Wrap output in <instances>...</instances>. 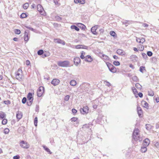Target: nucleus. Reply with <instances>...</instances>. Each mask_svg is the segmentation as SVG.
<instances>
[{
    "label": "nucleus",
    "instance_id": "obj_1",
    "mask_svg": "<svg viewBox=\"0 0 159 159\" xmlns=\"http://www.w3.org/2000/svg\"><path fill=\"white\" fill-rule=\"evenodd\" d=\"M139 130L138 129H135L134 131L133 134V138L135 141H139L140 142L142 141V138L139 135Z\"/></svg>",
    "mask_w": 159,
    "mask_h": 159
},
{
    "label": "nucleus",
    "instance_id": "obj_2",
    "mask_svg": "<svg viewBox=\"0 0 159 159\" xmlns=\"http://www.w3.org/2000/svg\"><path fill=\"white\" fill-rule=\"evenodd\" d=\"M15 74L16 79L19 80H21L23 77L21 69L19 68Z\"/></svg>",
    "mask_w": 159,
    "mask_h": 159
},
{
    "label": "nucleus",
    "instance_id": "obj_3",
    "mask_svg": "<svg viewBox=\"0 0 159 159\" xmlns=\"http://www.w3.org/2000/svg\"><path fill=\"white\" fill-rule=\"evenodd\" d=\"M57 65L60 66L62 67H68L70 66V62L68 61H59L57 62Z\"/></svg>",
    "mask_w": 159,
    "mask_h": 159
},
{
    "label": "nucleus",
    "instance_id": "obj_4",
    "mask_svg": "<svg viewBox=\"0 0 159 159\" xmlns=\"http://www.w3.org/2000/svg\"><path fill=\"white\" fill-rule=\"evenodd\" d=\"M27 104L28 106H30L32 104L33 101V98L32 96V94L31 93H29L27 95Z\"/></svg>",
    "mask_w": 159,
    "mask_h": 159
},
{
    "label": "nucleus",
    "instance_id": "obj_5",
    "mask_svg": "<svg viewBox=\"0 0 159 159\" xmlns=\"http://www.w3.org/2000/svg\"><path fill=\"white\" fill-rule=\"evenodd\" d=\"M106 64L111 72L112 73H115L116 72V68L113 65L108 62H107Z\"/></svg>",
    "mask_w": 159,
    "mask_h": 159
},
{
    "label": "nucleus",
    "instance_id": "obj_6",
    "mask_svg": "<svg viewBox=\"0 0 159 159\" xmlns=\"http://www.w3.org/2000/svg\"><path fill=\"white\" fill-rule=\"evenodd\" d=\"M80 111L81 113L83 114H86L89 112L88 107L87 106H85L83 108H81L80 109Z\"/></svg>",
    "mask_w": 159,
    "mask_h": 159
},
{
    "label": "nucleus",
    "instance_id": "obj_7",
    "mask_svg": "<svg viewBox=\"0 0 159 159\" xmlns=\"http://www.w3.org/2000/svg\"><path fill=\"white\" fill-rule=\"evenodd\" d=\"M44 88L43 87H40L38 90L37 92V95L40 97L41 96L44 91Z\"/></svg>",
    "mask_w": 159,
    "mask_h": 159
},
{
    "label": "nucleus",
    "instance_id": "obj_8",
    "mask_svg": "<svg viewBox=\"0 0 159 159\" xmlns=\"http://www.w3.org/2000/svg\"><path fill=\"white\" fill-rule=\"evenodd\" d=\"M20 146L23 148H28L29 147V144L26 141H22L20 143Z\"/></svg>",
    "mask_w": 159,
    "mask_h": 159
},
{
    "label": "nucleus",
    "instance_id": "obj_9",
    "mask_svg": "<svg viewBox=\"0 0 159 159\" xmlns=\"http://www.w3.org/2000/svg\"><path fill=\"white\" fill-rule=\"evenodd\" d=\"M100 57L102 58L104 61H108L109 60V57L107 55H105L102 53H100Z\"/></svg>",
    "mask_w": 159,
    "mask_h": 159
},
{
    "label": "nucleus",
    "instance_id": "obj_10",
    "mask_svg": "<svg viewBox=\"0 0 159 159\" xmlns=\"http://www.w3.org/2000/svg\"><path fill=\"white\" fill-rule=\"evenodd\" d=\"M37 9L38 11L39 12L41 15H43V11H44L43 9L42 6L40 4H38L37 6Z\"/></svg>",
    "mask_w": 159,
    "mask_h": 159
},
{
    "label": "nucleus",
    "instance_id": "obj_11",
    "mask_svg": "<svg viewBox=\"0 0 159 159\" xmlns=\"http://www.w3.org/2000/svg\"><path fill=\"white\" fill-rule=\"evenodd\" d=\"M54 41L55 43L62 44L63 45H64L65 43L64 40H63L59 39H54Z\"/></svg>",
    "mask_w": 159,
    "mask_h": 159
},
{
    "label": "nucleus",
    "instance_id": "obj_12",
    "mask_svg": "<svg viewBox=\"0 0 159 159\" xmlns=\"http://www.w3.org/2000/svg\"><path fill=\"white\" fill-rule=\"evenodd\" d=\"M60 82L59 80L57 79H53L51 82V84L54 86L58 85Z\"/></svg>",
    "mask_w": 159,
    "mask_h": 159
},
{
    "label": "nucleus",
    "instance_id": "obj_13",
    "mask_svg": "<svg viewBox=\"0 0 159 159\" xmlns=\"http://www.w3.org/2000/svg\"><path fill=\"white\" fill-rule=\"evenodd\" d=\"M74 63L76 66H78L80 62V59L79 57H76L74 59Z\"/></svg>",
    "mask_w": 159,
    "mask_h": 159
},
{
    "label": "nucleus",
    "instance_id": "obj_14",
    "mask_svg": "<svg viewBox=\"0 0 159 159\" xmlns=\"http://www.w3.org/2000/svg\"><path fill=\"white\" fill-rule=\"evenodd\" d=\"M116 53L120 56H124L125 54V52L122 49H118L116 51Z\"/></svg>",
    "mask_w": 159,
    "mask_h": 159
},
{
    "label": "nucleus",
    "instance_id": "obj_15",
    "mask_svg": "<svg viewBox=\"0 0 159 159\" xmlns=\"http://www.w3.org/2000/svg\"><path fill=\"white\" fill-rule=\"evenodd\" d=\"M97 29V25H95L91 29V31L92 33L95 35L97 34L96 30Z\"/></svg>",
    "mask_w": 159,
    "mask_h": 159
},
{
    "label": "nucleus",
    "instance_id": "obj_16",
    "mask_svg": "<svg viewBox=\"0 0 159 159\" xmlns=\"http://www.w3.org/2000/svg\"><path fill=\"white\" fill-rule=\"evenodd\" d=\"M93 59L90 56L87 55L86 56L84 60L87 62H91L93 61Z\"/></svg>",
    "mask_w": 159,
    "mask_h": 159
},
{
    "label": "nucleus",
    "instance_id": "obj_17",
    "mask_svg": "<svg viewBox=\"0 0 159 159\" xmlns=\"http://www.w3.org/2000/svg\"><path fill=\"white\" fill-rule=\"evenodd\" d=\"M150 141L148 139H146L143 141V146H148L150 143Z\"/></svg>",
    "mask_w": 159,
    "mask_h": 159
},
{
    "label": "nucleus",
    "instance_id": "obj_18",
    "mask_svg": "<svg viewBox=\"0 0 159 159\" xmlns=\"http://www.w3.org/2000/svg\"><path fill=\"white\" fill-rule=\"evenodd\" d=\"M130 59L134 62L137 61L138 57L135 55H132L130 57Z\"/></svg>",
    "mask_w": 159,
    "mask_h": 159
},
{
    "label": "nucleus",
    "instance_id": "obj_19",
    "mask_svg": "<svg viewBox=\"0 0 159 159\" xmlns=\"http://www.w3.org/2000/svg\"><path fill=\"white\" fill-rule=\"evenodd\" d=\"M77 25L78 27L83 30H84L86 28V27L85 25L81 23H78Z\"/></svg>",
    "mask_w": 159,
    "mask_h": 159
},
{
    "label": "nucleus",
    "instance_id": "obj_20",
    "mask_svg": "<svg viewBox=\"0 0 159 159\" xmlns=\"http://www.w3.org/2000/svg\"><path fill=\"white\" fill-rule=\"evenodd\" d=\"M137 110L138 115L140 117L143 113L141 108L140 107L138 106L137 107Z\"/></svg>",
    "mask_w": 159,
    "mask_h": 159
},
{
    "label": "nucleus",
    "instance_id": "obj_21",
    "mask_svg": "<svg viewBox=\"0 0 159 159\" xmlns=\"http://www.w3.org/2000/svg\"><path fill=\"white\" fill-rule=\"evenodd\" d=\"M145 41V39L143 38H142L141 39L139 38H137L136 39V41L137 42H138L139 43H141L142 44H143V43Z\"/></svg>",
    "mask_w": 159,
    "mask_h": 159
},
{
    "label": "nucleus",
    "instance_id": "obj_22",
    "mask_svg": "<svg viewBox=\"0 0 159 159\" xmlns=\"http://www.w3.org/2000/svg\"><path fill=\"white\" fill-rule=\"evenodd\" d=\"M16 116L18 120L20 119L22 117V115L21 112L18 111L17 112Z\"/></svg>",
    "mask_w": 159,
    "mask_h": 159
},
{
    "label": "nucleus",
    "instance_id": "obj_23",
    "mask_svg": "<svg viewBox=\"0 0 159 159\" xmlns=\"http://www.w3.org/2000/svg\"><path fill=\"white\" fill-rule=\"evenodd\" d=\"M142 104L143 105V106L147 109L148 108V103L144 101H142L141 102Z\"/></svg>",
    "mask_w": 159,
    "mask_h": 159
},
{
    "label": "nucleus",
    "instance_id": "obj_24",
    "mask_svg": "<svg viewBox=\"0 0 159 159\" xmlns=\"http://www.w3.org/2000/svg\"><path fill=\"white\" fill-rule=\"evenodd\" d=\"M28 32L26 31H25V35L24 36V39L25 41H28L29 40V37L28 36Z\"/></svg>",
    "mask_w": 159,
    "mask_h": 159
},
{
    "label": "nucleus",
    "instance_id": "obj_25",
    "mask_svg": "<svg viewBox=\"0 0 159 159\" xmlns=\"http://www.w3.org/2000/svg\"><path fill=\"white\" fill-rule=\"evenodd\" d=\"M146 146L142 147L141 149V151L142 152H145L147 150Z\"/></svg>",
    "mask_w": 159,
    "mask_h": 159
},
{
    "label": "nucleus",
    "instance_id": "obj_26",
    "mask_svg": "<svg viewBox=\"0 0 159 159\" xmlns=\"http://www.w3.org/2000/svg\"><path fill=\"white\" fill-rule=\"evenodd\" d=\"M70 28L72 29H75L77 31H79L80 30V29L77 26L75 25H71Z\"/></svg>",
    "mask_w": 159,
    "mask_h": 159
},
{
    "label": "nucleus",
    "instance_id": "obj_27",
    "mask_svg": "<svg viewBox=\"0 0 159 159\" xmlns=\"http://www.w3.org/2000/svg\"><path fill=\"white\" fill-rule=\"evenodd\" d=\"M70 84L72 86H74L76 85V82L74 80H72L70 81Z\"/></svg>",
    "mask_w": 159,
    "mask_h": 159
},
{
    "label": "nucleus",
    "instance_id": "obj_28",
    "mask_svg": "<svg viewBox=\"0 0 159 159\" xmlns=\"http://www.w3.org/2000/svg\"><path fill=\"white\" fill-rule=\"evenodd\" d=\"M43 147L44 149L47 152L49 153V154H51L52 152H51L50 149L47 148L46 146H43Z\"/></svg>",
    "mask_w": 159,
    "mask_h": 159
},
{
    "label": "nucleus",
    "instance_id": "obj_29",
    "mask_svg": "<svg viewBox=\"0 0 159 159\" xmlns=\"http://www.w3.org/2000/svg\"><path fill=\"white\" fill-rule=\"evenodd\" d=\"M148 95L149 96H153L154 95V92L152 90H150L149 91H148Z\"/></svg>",
    "mask_w": 159,
    "mask_h": 159
},
{
    "label": "nucleus",
    "instance_id": "obj_30",
    "mask_svg": "<svg viewBox=\"0 0 159 159\" xmlns=\"http://www.w3.org/2000/svg\"><path fill=\"white\" fill-rule=\"evenodd\" d=\"M152 126L150 124H147L146 125V128L148 130H150L152 129Z\"/></svg>",
    "mask_w": 159,
    "mask_h": 159
},
{
    "label": "nucleus",
    "instance_id": "obj_31",
    "mask_svg": "<svg viewBox=\"0 0 159 159\" xmlns=\"http://www.w3.org/2000/svg\"><path fill=\"white\" fill-rule=\"evenodd\" d=\"M6 116L4 113L2 111H0V117L2 119H3Z\"/></svg>",
    "mask_w": 159,
    "mask_h": 159
},
{
    "label": "nucleus",
    "instance_id": "obj_32",
    "mask_svg": "<svg viewBox=\"0 0 159 159\" xmlns=\"http://www.w3.org/2000/svg\"><path fill=\"white\" fill-rule=\"evenodd\" d=\"M110 34L111 36H112L114 37H115L116 36L115 32L113 31H111L110 32Z\"/></svg>",
    "mask_w": 159,
    "mask_h": 159
},
{
    "label": "nucleus",
    "instance_id": "obj_33",
    "mask_svg": "<svg viewBox=\"0 0 159 159\" xmlns=\"http://www.w3.org/2000/svg\"><path fill=\"white\" fill-rule=\"evenodd\" d=\"M27 17L26 14L24 13H22L20 16V17L21 18H24Z\"/></svg>",
    "mask_w": 159,
    "mask_h": 159
},
{
    "label": "nucleus",
    "instance_id": "obj_34",
    "mask_svg": "<svg viewBox=\"0 0 159 159\" xmlns=\"http://www.w3.org/2000/svg\"><path fill=\"white\" fill-rule=\"evenodd\" d=\"M37 53L38 55H41L43 54V50L42 49H40L37 52Z\"/></svg>",
    "mask_w": 159,
    "mask_h": 159
},
{
    "label": "nucleus",
    "instance_id": "obj_35",
    "mask_svg": "<svg viewBox=\"0 0 159 159\" xmlns=\"http://www.w3.org/2000/svg\"><path fill=\"white\" fill-rule=\"evenodd\" d=\"M143 70H145L144 66H141L139 68V71L142 73H143Z\"/></svg>",
    "mask_w": 159,
    "mask_h": 159
},
{
    "label": "nucleus",
    "instance_id": "obj_36",
    "mask_svg": "<svg viewBox=\"0 0 159 159\" xmlns=\"http://www.w3.org/2000/svg\"><path fill=\"white\" fill-rule=\"evenodd\" d=\"M29 6V3H26L24 4L23 7L24 9H26L28 8Z\"/></svg>",
    "mask_w": 159,
    "mask_h": 159
},
{
    "label": "nucleus",
    "instance_id": "obj_37",
    "mask_svg": "<svg viewBox=\"0 0 159 159\" xmlns=\"http://www.w3.org/2000/svg\"><path fill=\"white\" fill-rule=\"evenodd\" d=\"M132 89L134 94H136L138 93L137 91L134 87H132Z\"/></svg>",
    "mask_w": 159,
    "mask_h": 159
},
{
    "label": "nucleus",
    "instance_id": "obj_38",
    "mask_svg": "<svg viewBox=\"0 0 159 159\" xmlns=\"http://www.w3.org/2000/svg\"><path fill=\"white\" fill-rule=\"evenodd\" d=\"M38 123V118L37 117H35L34 119V125L35 126H37V125Z\"/></svg>",
    "mask_w": 159,
    "mask_h": 159
},
{
    "label": "nucleus",
    "instance_id": "obj_39",
    "mask_svg": "<svg viewBox=\"0 0 159 159\" xmlns=\"http://www.w3.org/2000/svg\"><path fill=\"white\" fill-rule=\"evenodd\" d=\"M135 87L137 89H141L142 88V86L139 83H137L135 84Z\"/></svg>",
    "mask_w": 159,
    "mask_h": 159
},
{
    "label": "nucleus",
    "instance_id": "obj_40",
    "mask_svg": "<svg viewBox=\"0 0 159 159\" xmlns=\"http://www.w3.org/2000/svg\"><path fill=\"white\" fill-rule=\"evenodd\" d=\"M142 56L143 58L145 59H146L148 58V57L147 55L144 53H142Z\"/></svg>",
    "mask_w": 159,
    "mask_h": 159
},
{
    "label": "nucleus",
    "instance_id": "obj_41",
    "mask_svg": "<svg viewBox=\"0 0 159 159\" xmlns=\"http://www.w3.org/2000/svg\"><path fill=\"white\" fill-rule=\"evenodd\" d=\"M9 132V129L8 128H6L4 129V133L5 134H8Z\"/></svg>",
    "mask_w": 159,
    "mask_h": 159
},
{
    "label": "nucleus",
    "instance_id": "obj_42",
    "mask_svg": "<svg viewBox=\"0 0 159 159\" xmlns=\"http://www.w3.org/2000/svg\"><path fill=\"white\" fill-rule=\"evenodd\" d=\"M85 54V52H82L81 53V55L80 56V57L82 59H84V58L85 59V58L84 56Z\"/></svg>",
    "mask_w": 159,
    "mask_h": 159
},
{
    "label": "nucleus",
    "instance_id": "obj_43",
    "mask_svg": "<svg viewBox=\"0 0 159 159\" xmlns=\"http://www.w3.org/2000/svg\"><path fill=\"white\" fill-rule=\"evenodd\" d=\"M113 64L116 66H118L120 65V63L118 61H114Z\"/></svg>",
    "mask_w": 159,
    "mask_h": 159
},
{
    "label": "nucleus",
    "instance_id": "obj_44",
    "mask_svg": "<svg viewBox=\"0 0 159 159\" xmlns=\"http://www.w3.org/2000/svg\"><path fill=\"white\" fill-rule=\"evenodd\" d=\"M132 79L134 81H137L138 80V77L136 76H133L132 78Z\"/></svg>",
    "mask_w": 159,
    "mask_h": 159
},
{
    "label": "nucleus",
    "instance_id": "obj_45",
    "mask_svg": "<svg viewBox=\"0 0 159 159\" xmlns=\"http://www.w3.org/2000/svg\"><path fill=\"white\" fill-rule=\"evenodd\" d=\"M70 97V96L69 95L66 96L64 98V100L66 101H68Z\"/></svg>",
    "mask_w": 159,
    "mask_h": 159
},
{
    "label": "nucleus",
    "instance_id": "obj_46",
    "mask_svg": "<svg viewBox=\"0 0 159 159\" xmlns=\"http://www.w3.org/2000/svg\"><path fill=\"white\" fill-rule=\"evenodd\" d=\"M7 120L6 119H4L2 121V124L4 125H6L7 123Z\"/></svg>",
    "mask_w": 159,
    "mask_h": 159
},
{
    "label": "nucleus",
    "instance_id": "obj_47",
    "mask_svg": "<svg viewBox=\"0 0 159 159\" xmlns=\"http://www.w3.org/2000/svg\"><path fill=\"white\" fill-rule=\"evenodd\" d=\"M144 48V46L142 45H140V47H139V50L140 51H142L143 50Z\"/></svg>",
    "mask_w": 159,
    "mask_h": 159
},
{
    "label": "nucleus",
    "instance_id": "obj_48",
    "mask_svg": "<svg viewBox=\"0 0 159 159\" xmlns=\"http://www.w3.org/2000/svg\"><path fill=\"white\" fill-rule=\"evenodd\" d=\"M15 32L16 34H19L20 33V31L18 29H16L15 30Z\"/></svg>",
    "mask_w": 159,
    "mask_h": 159
},
{
    "label": "nucleus",
    "instance_id": "obj_49",
    "mask_svg": "<svg viewBox=\"0 0 159 159\" xmlns=\"http://www.w3.org/2000/svg\"><path fill=\"white\" fill-rule=\"evenodd\" d=\"M27 101V99L25 97H24L22 100V102L23 104H25Z\"/></svg>",
    "mask_w": 159,
    "mask_h": 159
},
{
    "label": "nucleus",
    "instance_id": "obj_50",
    "mask_svg": "<svg viewBox=\"0 0 159 159\" xmlns=\"http://www.w3.org/2000/svg\"><path fill=\"white\" fill-rule=\"evenodd\" d=\"M147 55L149 57H151L152 55V53L150 51H148L147 52Z\"/></svg>",
    "mask_w": 159,
    "mask_h": 159
},
{
    "label": "nucleus",
    "instance_id": "obj_51",
    "mask_svg": "<svg viewBox=\"0 0 159 159\" xmlns=\"http://www.w3.org/2000/svg\"><path fill=\"white\" fill-rule=\"evenodd\" d=\"M56 19L58 21H60L61 20V18L58 16L56 17Z\"/></svg>",
    "mask_w": 159,
    "mask_h": 159
},
{
    "label": "nucleus",
    "instance_id": "obj_52",
    "mask_svg": "<svg viewBox=\"0 0 159 159\" xmlns=\"http://www.w3.org/2000/svg\"><path fill=\"white\" fill-rule=\"evenodd\" d=\"M4 103L6 104H9L11 103L10 101L9 100L4 101Z\"/></svg>",
    "mask_w": 159,
    "mask_h": 159
},
{
    "label": "nucleus",
    "instance_id": "obj_53",
    "mask_svg": "<svg viewBox=\"0 0 159 159\" xmlns=\"http://www.w3.org/2000/svg\"><path fill=\"white\" fill-rule=\"evenodd\" d=\"M20 158V157L19 155H17L15 156H14L13 157V159H19Z\"/></svg>",
    "mask_w": 159,
    "mask_h": 159
},
{
    "label": "nucleus",
    "instance_id": "obj_54",
    "mask_svg": "<svg viewBox=\"0 0 159 159\" xmlns=\"http://www.w3.org/2000/svg\"><path fill=\"white\" fill-rule=\"evenodd\" d=\"M72 121L75 122L77 120V118L75 117H73L71 119Z\"/></svg>",
    "mask_w": 159,
    "mask_h": 159
},
{
    "label": "nucleus",
    "instance_id": "obj_55",
    "mask_svg": "<svg viewBox=\"0 0 159 159\" xmlns=\"http://www.w3.org/2000/svg\"><path fill=\"white\" fill-rule=\"evenodd\" d=\"M99 32L100 34L103 33L104 32V30L102 28L100 29L99 30Z\"/></svg>",
    "mask_w": 159,
    "mask_h": 159
},
{
    "label": "nucleus",
    "instance_id": "obj_56",
    "mask_svg": "<svg viewBox=\"0 0 159 159\" xmlns=\"http://www.w3.org/2000/svg\"><path fill=\"white\" fill-rule=\"evenodd\" d=\"M54 3L55 4L59 5L60 4L58 3V0H53Z\"/></svg>",
    "mask_w": 159,
    "mask_h": 159
},
{
    "label": "nucleus",
    "instance_id": "obj_57",
    "mask_svg": "<svg viewBox=\"0 0 159 159\" xmlns=\"http://www.w3.org/2000/svg\"><path fill=\"white\" fill-rule=\"evenodd\" d=\"M142 25L144 27H148V25L145 23H142Z\"/></svg>",
    "mask_w": 159,
    "mask_h": 159
},
{
    "label": "nucleus",
    "instance_id": "obj_58",
    "mask_svg": "<svg viewBox=\"0 0 159 159\" xmlns=\"http://www.w3.org/2000/svg\"><path fill=\"white\" fill-rule=\"evenodd\" d=\"M155 146L157 148H159V142H157L155 144Z\"/></svg>",
    "mask_w": 159,
    "mask_h": 159
},
{
    "label": "nucleus",
    "instance_id": "obj_59",
    "mask_svg": "<svg viewBox=\"0 0 159 159\" xmlns=\"http://www.w3.org/2000/svg\"><path fill=\"white\" fill-rule=\"evenodd\" d=\"M72 113L74 114L76 113L77 112V110L76 109H72Z\"/></svg>",
    "mask_w": 159,
    "mask_h": 159
},
{
    "label": "nucleus",
    "instance_id": "obj_60",
    "mask_svg": "<svg viewBox=\"0 0 159 159\" xmlns=\"http://www.w3.org/2000/svg\"><path fill=\"white\" fill-rule=\"evenodd\" d=\"M85 3V0H80V3L82 4H84Z\"/></svg>",
    "mask_w": 159,
    "mask_h": 159
},
{
    "label": "nucleus",
    "instance_id": "obj_61",
    "mask_svg": "<svg viewBox=\"0 0 159 159\" xmlns=\"http://www.w3.org/2000/svg\"><path fill=\"white\" fill-rule=\"evenodd\" d=\"M25 27L26 28H27V29H29V30H31L32 31H34V29L33 28H32L31 27H29V26H25Z\"/></svg>",
    "mask_w": 159,
    "mask_h": 159
},
{
    "label": "nucleus",
    "instance_id": "obj_62",
    "mask_svg": "<svg viewBox=\"0 0 159 159\" xmlns=\"http://www.w3.org/2000/svg\"><path fill=\"white\" fill-rule=\"evenodd\" d=\"M139 96L141 98H142L143 96V94L142 93H138Z\"/></svg>",
    "mask_w": 159,
    "mask_h": 159
},
{
    "label": "nucleus",
    "instance_id": "obj_63",
    "mask_svg": "<svg viewBox=\"0 0 159 159\" xmlns=\"http://www.w3.org/2000/svg\"><path fill=\"white\" fill-rule=\"evenodd\" d=\"M30 61L28 60H27L26 61V64L27 66L30 65Z\"/></svg>",
    "mask_w": 159,
    "mask_h": 159
},
{
    "label": "nucleus",
    "instance_id": "obj_64",
    "mask_svg": "<svg viewBox=\"0 0 159 159\" xmlns=\"http://www.w3.org/2000/svg\"><path fill=\"white\" fill-rule=\"evenodd\" d=\"M75 48L76 49H80V45H78L75 46Z\"/></svg>",
    "mask_w": 159,
    "mask_h": 159
}]
</instances>
